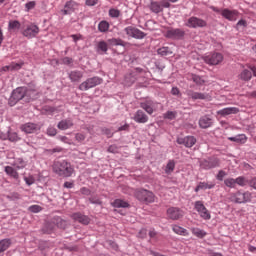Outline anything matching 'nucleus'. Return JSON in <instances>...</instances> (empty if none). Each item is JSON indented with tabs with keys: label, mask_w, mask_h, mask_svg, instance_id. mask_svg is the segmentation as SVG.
Instances as JSON below:
<instances>
[{
	"label": "nucleus",
	"mask_w": 256,
	"mask_h": 256,
	"mask_svg": "<svg viewBox=\"0 0 256 256\" xmlns=\"http://www.w3.org/2000/svg\"><path fill=\"white\" fill-rule=\"evenodd\" d=\"M44 111L47 113V115H53V113H59L61 110L57 107L46 106Z\"/></svg>",
	"instance_id": "obj_43"
},
{
	"label": "nucleus",
	"mask_w": 256,
	"mask_h": 256,
	"mask_svg": "<svg viewBox=\"0 0 256 256\" xmlns=\"http://www.w3.org/2000/svg\"><path fill=\"white\" fill-rule=\"evenodd\" d=\"M135 197L138 201H142L143 203H154L155 202V194L149 190L138 189L135 191Z\"/></svg>",
	"instance_id": "obj_4"
},
{
	"label": "nucleus",
	"mask_w": 256,
	"mask_h": 256,
	"mask_svg": "<svg viewBox=\"0 0 256 256\" xmlns=\"http://www.w3.org/2000/svg\"><path fill=\"white\" fill-rule=\"evenodd\" d=\"M112 207H116L117 209H127L129 207V202H126L121 199H116L114 202L111 203Z\"/></svg>",
	"instance_id": "obj_30"
},
{
	"label": "nucleus",
	"mask_w": 256,
	"mask_h": 256,
	"mask_svg": "<svg viewBox=\"0 0 256 256\" xmlns=\"http://www.w3.org/2000/svg\"><path fill=\"white\" fill-rule=\"evenodd\" d=\"M108 153H119V147H117V145L109 146Z\"/></svg>",
	"instance_id": "obj_59"
},
{
	"label": "nucleus",
	"mask_w": 256,
	"mask_h": 256,
	"mask_svg": "<svg viewBox=\"0 0 256 256\" xmlns=\"http://www.w3.org/2000/svg\"><path fill=\"white\" fill-rule=\"evenodd\" d=\"M47 135H49L50 137H55L57 135V129L49 127L47 129Z\"/></svg>",
	"instance_id": "obj_56"
},
{
	"label": "nucleus",
	"mask_w": 256,
	"mask_h": 256,
	"mask_svg": "<svg viewBox=\"0 0 256 256\" xmlns=\"http://www.w3.org/2000/svg\"><path fill=\"white\" fill-rule=\"evenodd\" d=\"M103 83V78L98 76H94L92 78L86 79L79 85L80 91H89V89H93V87H97V85H101Z\"/></svg>",
	"instance_id": "obj_5"
},
{
	"label": "nucleus",
	"mask_w": 256,
	"mask_h": 256,
	"mask_svg": "<svg viewBox=\"0 0 256 256\" xmlns=\"http://www.w3.org/2000/svg\"><path fill=\"white\" fill-rule=\"evenodd\" d=\"M138 237L140 239H145V237H147V229L142 228L138 233Z\"/></svg>",
	"instance_id": "obj_60"
},
{
	"label": "nucleus",
	"mask_w": 256,
	"mask_h": 256,
	"mask_svg": "<svg viewBox=\"0 0 256 256\" xmlns=\"http://www.w3.org/2000/svg\"><path fill=\"white\" fill-rule=\"evenodd\" d=\"M13 166L16 167V169H25L27 167V162H25L23 158H17L13 162Z\"/></svg>",
	"instance_id": "obj_35"
},
{
	"label": "nucleus",
	"mask_w": 256,
	"mask_h": 256,
	"mask_svg": "<svg viewBox=\"0 0 256 256\" xmlns=\"http://www.w3.org/2000/svg\"><path fill=\"white\" fill-rule=\"evenodd\" d=\"M214 187L215 182H199V184L195 188V192L198 193V191H205L206 189H213Z\"/></svg>",
	"instance_id": "obj_29"
},
{
	"label": "nucleus",
	"mask_w": 256,
	"mask_h": 256,
	"mask_svg": "<svg viewBox=\"0 0 256 256\" xmlns=\"http://www.w3.org/2000/svg\"><path fill=\"white\" fill-rule=\"evenodd\" d=\"M191 79L196 85H205V79L199 75L191 74Z\"/></svg>",
	"instance_id": "obj_39"
},
{
	"label": "nucleus",
	"mask_w": 256,
	"mask_h": 256,
	"mask_svg": "<svg viewBox=\"0 0 256 256\" xmlns=\"http://www.w3.org/2000/svg\"><path fill=\"white\" fill-rule=\"evenodd\" d=\"M171 7V3L167 0H161L160 2L152 1L150 3L149 9L152 13H162L163 9H169Z\"/></svg>",
	"instance_id": "obj_6"
},
{
	"label": "nucleus",
	"mask_w": 256,
	"mask_h": 256,
	"mask_svg": "<svg viewBox=\"0 0 256 256\" xmlns=\"http://www.w3.org/2000/svg\"><path fill=\"white\" fill-rule=\"evenodd\" d=\"M195 209L200 215V217L204 219V221H209V219H211V212L207 210V207H205L203 202L201 201L195 202Z\"/></svg>",
	"instance_id": "obj_12"
},
{
	"label": "nucleus",
	"mask_w": 256,
	"mask_h": 256,
	"mask_svg": "<svg viewBox=\"0 0 256 256\" xmlns=\"http://www.w3.org/2000/svg\"><path fill=\"white\" fill-rule=\"evenodd\" d=\"M185 215L183 210L177 208V207H171L167 210V217L168 219H172V221H177L181 219Z\"/></svg>",
	"instance_id": "obj_16"
},
{
	"label": "nucleus",
	"mask_w": 256,
	"mask_h": 256,
	"mask_svg": "<svg viewBox=\"0 0 256 256\" xmlns=\"http://www.w3.org/2000/svg\"><path fill=\"white\" fill-rule=\"evenodd\" d=\"M204 61L208 65H219V63L223 62V54L219 52H214L212 54L204 56Z\"/></svg>",
	"instance_id": "obj_13"
},
{
	"label": "nucleus",
	"mask_w": 256,
	"mask_h": 256,
	"mask_svg": "<svg viewBox=\"0 0 256 256\" xmlns=\"http://www.w3.org/2000/svg\"><path fill=\"white\" fill-rule=\"evenodd\" d=\"M8 139L12 143H15V142L19 141L21 138H19V135L16 132H9Z\"/></svg>",
	"instance_id": "obj_44"
},
{
	"label": "nucleus",
	"mask_w": 256,
	"mask_h": 256,
	"mask_svg": "<svg viewBox=\"0 0 256 256\" xmlns=\"http://www.w3.org/2000/svg\"><path fill=\"white\" fill-rule=\"evenodd\" d=\"M98 49H99V51H102L103 53H107V51L109 49L108 46H107V42L100 41L98 43Z\"/></svg>",
	"instance_id": "obj_46"
},
{
	"label": "nucleus",
	"mask_w": 256,
	"mask_h": 256,
	"mask_svg": "<svg viewBox=\"0 0 256 256\" xmlns=\"http://www.w3.org/2000/svg\"><path fill=\"white\" fill-rule=\"evenodd\" d=\"M249 185L256 190V177L249 180Z\"/></svg>",
	"instance_id": "obj_64"
},
{
	"label": "nucleus",
	"mask_w": 256,
	"mask_h": 256,
	"mask_svg": "<svg viewBox=\"0 0 256 256\" xmlns=\"http://www.w3.org/2000/svg\"><path fill=\"white\" fill-rule=\"evenodd\" d=\"M11 247V239L6 238L0 241V253H4Z\"/></svg>",
	"instance_id": "obj_34"
},
{
	"label": "nucleus",
	"mask_w": 256,
	"mask_h": 256,
	"mask_svg": "<svg viewBox=\"0 0 256 256\" xmlns=\"http://www.w3.org/2000/svg\"><path fill=\"white\" fill-rule=\"evenodd\" d=\"M165 37L168 39H183L185 37V30L181 28H169L165 33Z\"/></svg>",
	"instance_id": "obj_14"
},
{
	"label": "nucleus",
	"mask_w": 256,
	"mask_h": 256,
	"mask_svg": "<svg viewBox=\"0 0 256 256\" xmlns=\"http://www.w3.org/2000/svg\"><path fill=\"white\" fill-rule=\"evenodd\" d=\"M185 25L190 29H199V28L205 27L207 25V21L201 18L192 16L186 21Z\"/></svg>",
	"instance_id": "obj_8"
},
{
	"label": "nucleus",
	"mask_w": 256,
	"mask_h": 256,
	"mask_svg": "<svg viewBox=\"0 0 256 256\" xmlns=\"http://www.w3.org/2000/svg\"><path fill=\"white\" fill-rule=\"evenodd\" d=\"M190 231L195 235V237H199V239H203L207 232L200 228H191Z\"/></svg>",
	"instance_id": "obj_37"
},
{
	"label": "nucleus",
	"mask_w": 256,
	"mask_h": 256,
	"mask_svg": "<svg viewBox=\"0 0 256 256\" xmlns=\"http://www.w3.org/2000/svg\"><path fill=\"white\" fill-rule=\"evenodd\" d=\"M23 67V63L12 62L10 65L3 67V71H19Z\"/></svg>",
	"instance_id": "obj_33"
},
{
	"label": "nucleus",
	"mask_w": 256,
	"mask_h": 256,
	"mask_svg": "<svg viewBox=\"0 0 256 256\" xmlns=\"http://www.w3.org/2000/svg\"><path fill=\"white\" fill-rule=\"evenodd\" d=\"M221 15L222 17H224V19H227L228 21H235L239 17V11L229 10L225 8V9H222Z\"/></svg>",
	"instance_id": "obj_18"
},
{
	"label": "nucleus",
	"mask_w": 256,
	"mask_h": 256,
	"mask_svg": "<svg viewBox=\"0 0 256 256\" xmlns=\"http://www.w3.org/2000/svg\"><path fill=\"white\" fill-rule=\"evenodd\" d=\"M237 137V142L236 143H247V136H245V134H239L236 136Z\"/></svg>",
	"instance_id": "obj_48"
},
{
	"label": "nucleus",
	"mask_w": 256,
	"mask_h": 256,
	"mask_svg": "<svg viewBox=\"0 0 256 256\" xmlns=\"http://www.w3.org/2000/svg\"><path fill=\"white\" fill-rule=\"evenodd\" d=\"M219 165L220 161L217 157H211L200 161L201 169H205L206 171H209V169H215V167H219Z\"/></svg>",
	"instance_id": "obj_10"
},
{
	"label": "nucleus",
	"mask_w": 256,
	"mask_h": 256,
	"mask_svg": "<svg viewBox=\"0 0 256 256\" xmlns=\"http://www.w3.org/2000/svg\"><path fill=\"white\" fill-rule=\"evenodd\" d=\"M80 193L82 195L89 196V195H91V190L87 187H83V188L80 189Z\"/></svg>",
	"instance_id": "obj_62"
},
{
	"label": "nucleus",
	"mask_w": 256,
	"mask_h": 256,
	"mask_svg": "<svg viewBox=\"0 0 256 256\" xmlns=\"http://www.w3.org/2000/svg\"><path fill=\"white\" fill-rule=\"evenodd\" d=\"M158 55H161L162 57H167L169 55H173V51H171V48L169 47H162L158 49L157 51Z\"/></svg>",
	"instance_id": "obj_38"
},
{
	"label": "nucleus",
	"mask_w": 256,
	"mask_h": 256,
	"mask_svg": "<svg viewBox=\"0 0 256 256\" xmlns=\"http://www.w3.org/2000/svg\"><path fill=\"white\" fill-rule=\"evenodd\" d=\"M239 112V108L237 107H228L223 108L217 112V115H221L222 117H225L227 115H237Z\"/></svg>",
	"instance_id": "obj_23"
},
{
	"label": "nucleus",
	"mask_w": 256,
	"mask_h": 256,
	"mask_svg": "<svg viewBox=\"0 0 256 256\" xmlns=\"http://www.w3.org/2000/svg\"><path fill=\"white\" fill-rule=\"evenodd\" d=\"M109 22L102 20L99 24H98V31H100V33H107V31H109Z\"/></svg>",
	"instance_id": "obj_36"
},
{
	"label": "nucleus",
	"mask_w": 256,
	"mask_h": 256,
	"mask_svg": "<svg viewBox=\"0 0 256 256\" xmlns=\"http://www.w3.org/2000/svg\"><path fill=\"white\" fill-rule=\"evenodd\" d=\"M58 139L62 141V143H66L68 145L73 144V141H71V139H68L67 136H59Z\"/></svg>",
	"instance_id": "obj_57"
},
{
	"label": "nucleus",
	"mask_w": 256,
	"mask_h": 256,
	"mask_svg": "<svg viewBox=\"0 0 256 256\" xmlns=\"http://www.w3.org/2000/svg\"><path fill=\"white\" fill-rule=\"evenodd\" d=\"M28 210L31 211V213H39L42 211V208L39 205H32L28 208Z\"/></svg>",
	"instance_id": "obj_47"
},
{
	"label": "nucleus",
	"mask_w": 256,
	"mask_h": 256,
	"mask_svg": "<svg viewBox=\"0 0 256 256\" xmlns=\"http://www.w3.org/2000/svg\"><path fill=\"white\" fill-rule=\"evenodd\" d=\"M227 176V172L220 170L216 176V179L218 181H223V179H225V177Z\"/></svg>",
	"instance_id": "obj_51"
},
{
	"label": "nucleus",
	"mask_w": 256,
	"mask_h": 256,
	"mask_svg": "<svg viewBox=\"0 0 256 256\" xmlns=\"http://www.w3.org/2000/svg\"><path fill=\"white\" fill-rule=\"evenodd\" d=\"M69 79L72 83H79L83 79V72L79 70H74L69 73Z\"/></svg>",
	"instance_id": "obj_25"
},
{
	"label": "nucleus",
	"mask_w": 256,
	"mask_h": 256,
	"mask_svg": "<svg viewBox=\"0 0 256 256\" xmlns=\"http://www.w3.org/2000/svg\"><path fill=\"white\" fill-rule=\"evenodd\" d=\"M72 219L78 223H81V225H89V223H91V218L85 214H82L81 212L72 214Z\"/></svg>",
	"instance_id": "obj_20"
},
{
	"label": "nucleus",
	"mask_w": 256,
	"mask_h": 256,
	"mask_svg": "<svg viewBox=\"0 0 256 256\" xmlns=\"http://www.w3.org/2000/svg\"><path fill=\"white\" fill-rule=\"evenodd\" d=\"M239 27H247V21L246 20H240L236 24V29H239Z\"/></svg>",
	"instance_id": "obj_63"
},
{
	"label": "nucleus",
	"mask_w": 256,
	"mask_h": 256,
	"mask_svg": "<svg viewBox=\"0 0 256 256\" xmlns=\"http://www.w3.org/2000/svg\"><path fill=\"white\" fill-rule=\"evenodd\" d=\"M213 125V120L207 116H202L199 120V127L201 129H209Z\"/></svg>",
	"instance_id": "obj_28"
},
{
	"label": "nucleus",
	"mask_w": 256,
	"mask_h": 256,
	"mask_svg": "<svg viewBox=\"0 0 256 256\" xmlns=\"http://www.w3.org/2000/svg\"><path fill=\"white\" fill-rule=\"evenodd\" d=\"M87 136H85V134L83 133H77L75 135V139L76 141H78L79 143H82V141H84L86 139Z\"/></svg>",
	"instance_id": "obj_54"
},
{
	"label": "nucleus",
	"mask_w": 256,
	"mask_h": 256,
	"mask_svg": "<svg viewBox=\"0 0 256 256\" xmlns=\"http://www.w3.org/2000/svg\"><path fill=\"white\" fill-rule=\"evenodd\" d=\"M75 7H77V3L75 1L66 2L64 9L61 10L62 15H71L72 11H75Z\"/></svg>",
	"instance_id": "obj_24"
},
{
	"label": "nucleus",
	"mask_w": 256,
	"mask_h": 256,
	"mask_svg": "<svg viewBox=\"0 0 256 256\" xmlns=\"http://www.w3.org/2000/svg\"><path fill=\"white\" fill-rule=\"evenodd\" d=\"M22 99H25L26 103L31 101V99L27 97V89L23 87L16 88L9 99L10 107L17 105L18 101H21Z\"/></svg>",
	"instance_id": "obj_2"
},
{
	"label": "nucleus",
	"mask_w": 256,
	"mask_h": 256,
	"mask_svg": "<svg viewBox=\"0 0 256 256\" xmlns=\"http://www.w3.org/2000/svg\"><path fill=\"white\" fill-rule=\"evenodd\" d=\"M6 175L9 177H12V179H19V172L15 170V168L11 166H6L4 169Z\"/></svg>",
	"instance_id": "obj_32"
},
{
	"label": "nucleus",
	"mask_w": 256,
	"mask_h": 256,
	"mask_svg": "<svg viewBox=\"0 0 256 256\" xmlns=\"http://www.w3.org/2000/svg\"><path fill=\"white\" fill-rule=\"evenodd\" d=\"M141 109H144L148 115H153L157 109H159V102L153 100H145L140 103Z\"/></svg>",
	"instance_id": "obj_9"
},
{
	"label": "nucleus",
	"mask_w": 256,
	"mask_h": 256,
	"mask_svg": "<svg viewBox=\"0 0 256 256\" xmlns=\"http://www.w3.org/2000/svg\"><path fill=\"white\" fill-rule=\"evenodd\" d=\"M197 143V139L194 136H186L184 138H178L177 144L178 145H185L188 148L193 147Z\"/></svg>",
	"instance_id": "obj_19"
},
{
	"label": "nucleus",
	"mask_w": 256,
	"mask_h": 256,
	"mask_svg": "<svg viewBox=\"0 0 256 256\" xmlns=\"http://www.w3.org/2000/svg\"><path fill=\"white\" fill-rule=\"evenodd\" d=\"M90 203H94L95 205H101L102 201L97 196H91L89 198Z\"/></svg>",
	"instance_id": "obj_50"
},
{
	"label": "nucleus",
	"mask_w": 256,
	"mask_h": 256,
	"mask_svg": "<svg viewBox=\"0 0 256 256\" xmlns=\"http://www.w3.org/2000/svg\"><path fill=\"white\" fill-rule=\"evenodd\" d=\"M249 181L247 178L240 176L236 178V185H240V187H245V185H249Z\"/></svg>",
	"instance_id": "obj_40"
},
{
	"label": "nucleus",
	"mask_w": 256,
	"mask_h": 256,
	"mask_svg": "<svg viewBox=\"0 0 256 256\" xmlns=\"http://www.w3.org/2000/svg\"><path fill=\"white\" fill-rule=\"evenodd\" d=\"M39 31V26L31 23L25 27V29L22 31V35L27 39H33L39 35Z\"/></svg>",
	"instance_id": "obj_7"
},
{
	"label": "nucleus",
	"mask_w": 256,
	"mask_h": 256,
	"mask_svg": "<svg viewBox=\"0 0 256 256\" xmlns=\"http://www.w3.org/2000/svg\"><path fill=\"white\" fill-rule=\"evenodd\" d=\"M224 185H226V187H230L231 189H233L235 188V185H237L236 179L227 178L224 180Z\"/></svg>",
	"instance_id": "obj_42"
},
{
	"label": "nucleus",
	"mask_w": 256,
	"mask_h": 256,
	"mask_svg": "<svg viewBox=\"0 0 256 256\" xmlns=\"http://www.w3.org/2000/svg\"><path fill=\"white\" fill-rule=\"evenodd\" d=\"M188 99H192L193 101L201 100V101H211V95L207 93L195 92L193 90H188L186 92Z\"/></svg>",
	"instance_id": "obj_11"
},
{
	"label": "nucleus",
	"mask_w": 256,
	"mask_h": 256,
	"mask_svg": "<svg viewBox=\"0 0 256 256\" xmlns=\"http://www.w3.org/2000/svg\"><path fill=\"white\" fill-rule=\"evenodd\" d=\"M73 120L71 119H64V120H61L57 127L58 129H60L61 131H67V129H71V127H73Z\"/></svg>",
	"instance_id": "obj_26"
},
{
	"label": "nucleus",
	"mask_w": 256,
	"mask_h": 256,
	"mask_svg": "<svg viewBox=\"0 0 256 256\" xmlns=\"http://www.w3.org/2000/svg\"><path fill=\"white\" fill-rule=\"evenodd\" d=\"M35 1H30L28 3H26L25 7H26V11H31V9H35Z\"/></svg>",
	"instance_id": "obj_58"
},
{
	"label": "nucleus",
	"mask_w": 256,
	"mask_h": 256,
	"mask_svg": "<svg viewBox=\"0 0 256 256\" xmlns=\"http://www.w3.org/2000/svg\"><path fill=\"white\" fill-rule=\"evenodd\" d=\"M126 35L128 37H132L133 39H143L145 37V33L133 26H128L124 29Z\"/></svg>",
	"instance_id": "obj_15"
},
{
	"label": "nucleus",
	"mask_w": 256,
	"mask_h": 256,
	"mask_svg": "<svg viewBox=\"0 0 256 256\" xmlns=\"http://www.w3.org/2000/svg\"><path fill=\"white\" fill-rule=\"evenodd\" d=\"M109 45H120L121 47H125V41L117 38H112L108 40Z\"/></svg>",
	"instance_id": "obj_41"
},
{
	"label": "nucleus",
	"mask_w": 256,
	"mask_h": 256,
	"mask_svg": "<svg viewBox=\"0 0 256 256\" xmlns=\"http://www.w3.org/2000/svg\"><path fill=\"white\" fill-rule=\"evenodd\" d=\"M53 171L54 173H57V175H59L60 177H71L74 170L71 166V163L65 160H61L54 162Z\"/></svg>",
	"instance_id": "obj_1"
},
{
	"label": "nucleus",
	"mask_w": 256,
	"mask_h": 256,
	"mask_svg": "<svg viewBox=\"0 0 256 256\" xmlns=\"http://www.w3.org/2000/svg\"><path fill=\"white\" fill-rule=\"evenodd\" d=\"M119 15H121V12L119 10L113 8L109 10L110 17H119Z\"/></svg>",
	"instance_id": "obj_53"
},
{
	"label": "nucleus",
	"mask_w": 256,
	"mask_h": 256,
	"mask_svg": "<svg viewBox=\"0 0 256 256\" xmlns=\"http://www.w3.org/2000/svg\"><path fill=\"white\" fill-rule=\"evenodd\" d=\"M24 181L26 183V185H33V183H35V177L33 176H28V177H24Z\"/></svg>",
	"instance_id": "obj_52"
},
{
	"label": "nucleus",
	"mask_w": 256,
	"mask_h": 256,
	"mask_svg": "<svg viewBox=\"0 0 256 256\" xmlns=\"http://www.w3.org/2000/svg\"><path fill=\"white\" fill-rule=\"evenodd\" d=\"M249 69L250 70L244 69L239 74V79H241V81H251L253 76L256 77V67L255 66H249Z\"/></svg>",
	"instance_id": "obj_17"
},
{
	"label": "nucleus",
	"mask_w": 256,
	"mask_h": 256,
	"mask_svg": "<svg viewBox=\"0 0 256 256\" xmlns=\"http://www.w3.org/2000/svg\"><path fill=\"white\" fill-rule=\"evenodd\" d=\"M62 65H71L73 63V58L70 57H64L61 59Z\"/></svg>",
	"instance_id": "obj_55"
},
{
	"label": "nucleus",
	"mask_w": 256,
	"mask_h": 256,
	"mask_svg": "<svg viewBox=\"0 0 256 256\" xmlns=\"http://www.w3.org/2000/svg\"><path fill=\"white\" fill-rule=\"evenodd\" d=\"M41 130V126L35 123H26L21 126V131H24V133H37V131Z\"/></svg>",
	"instance_id": "obj_21"
},
{
	"label": "nucleus",
	"mask_w": 256,
	"mask_h": 256,
	"mask_svg": "<svg viewBox=\"0 0 256 256\" xmlns=\"http://www.w3.org/2000/svg\"><path fill=\"white\" fill-rule=\"evenodd\" d=\"M133 120L136 123H147L149 121V116L143 112V110H137L134 114Z\"/></svg>",
	"instance_id": "obj_22"
},
{
	"label": "nucleus",
	"mask_w": 256,
	"mask_h": 256,
	"mask_svg": "<svg viewBox=\"0 0 256 256\" xmlns=\"http://www.w3.org/2000/svg\"><path fill=\"white\" fill-rule=\"evenodd\" d=\"M172 231H174V233H176V235H182L183 237L189 236V231H187V229H185L179 225H174L172 227Z\"/></svg>",
	"instance_id": "obj_31"
},
{
	"label": "nucleus",
	"mask_w": 256,
	"mask_h": 256,
	"mask_svg": "<svg viewBox=\"0 0 256 256\" xmlns=\"http://www.w3.org/2000/svg\"><path fill=\"white\" fill-rule=\"evenodd\" d=\"M165 119H175V112L168 111L164 114Z\"/></svg>",
	"instance_id": "obj_61"
},
{
	"label": "nucleus",
	"mask_w": 256,
	"mask_h": 256,
	"mask_svg": "<svg viewBox=\"0 0 256 256\" xmlns=\"http://www.w3.org/2000/svg\"><path fill=\"white\" fill-rule=\"evenodd\" d=\"M21 29V22L19 20H10L8 23V31L10 33H17Z\"/></svg>",
	"instance_id": "obj_27"
},
{
	"label": "nucleus",
	"mask_w": 256,
	"mask_h": 256,
	"mask_svg": "<svg viewBox=\"0 0 256 256\" xmlns=\"http://www.w3.org/2000/svg\"><path fill=\"white\" fill-rule=\"evenodd\" d=\"M173 171H175V161L170 160L166 166L165 172L173 173Z\"/></svg>",
	"instance_id": "obj_45"
},
{
	"label": "nucleus",
	"mask_w": 256,
	"mask_h": 256,
	"mask_svg": "<svg viewBox=\"0 0 256 256\" xmlns=\"http://www.w3.org/2000/svg\"><path fill=\"white\" fill-rule=\"evenodd\" d=\"M125 79H126V83H129L130 85H133V83L137 81V78L133 74H129L128 76H126Z\"/></svg>",
	"instance_id": "obj_49"
},
{
	"label": "nucleus",
	"mask_w": 256,
	"mask_h": 256,
	"mask_svg": "<svg viewBox=\"0 0 256 256\" xmlns=\"http://www.w3.org/2000/svg\"><path fill=\"white\" fill-rule=\"evenodd\" d=\"M252 197L253 195L249 191H246V192L237 191L236 193H231L229 195V200L232 203H249Z\"/></svg>",
	"instance_id": "obj_3"
}]
</instances>
